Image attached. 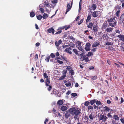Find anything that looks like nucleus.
Listing matches in <instances>:
<instances>
[{"instance_id":"f257e3e1","label":"nucleus","mask_w":124,"mask_h":124,"mask_svg":"<svg viewBox=\"0 0 124 124\" xmlns=\"http://www.w3.org/2000/svg\"><path fill=\"white\" fill-rule=\"evenodd\" d=\"M80 109L72 108L70 109V111L72 116L78 115L80 113Z\"/></svg>"},{"instance_id":"f03ea898","label":"nucleus","mask_w":124,"mask_h":124,"mask_svg":"<svg viewBox=\"0 0 124 124\" xmlns=\"http://www.w3.org/2000/svg\"><path fill=\"white\" fill-rule=\"evenodd\" d=\"M80 59L81 61H85V62H87L89 61V59L87 55H84L83 56L81 57L80 58Z\"/></svg>"},{"instance_id":"7ed1b4c3","label":"nucleus","mask_w":124,"mask_h":124,"mask_svg":"<svg viewBox=\"0 0 124 124\" xmlns=\"http://www.w3.org/2000/svg\"><path fill=\"white\" fill-rule=\"evenodd\" d=\"M92 16L94 17H96L98 16H100L101 15V12L97 11H94L92 14Z\"/></svg>"},{"instance_id":"20e7f679","label":"nucleus","mask_w":124,"mask_h":124,"mask_svg":"<svg viewBox=\"0 0 124 124\" xmlns=\"http://www.w3.org/2000/svg\"><path fill=\"white\" fill-rule=\"evenodd\" d=\"M73 4V0L70 3H69L67 5V9L66 10V14L67 12L69 11L71 7H72Z\"/></svg>"},{"instance_id":"39448f33","label":"nucleus","mask_w":124,"mask_h":124,"mask_svg":"<svg viewBox=\"0 0 124 124\" xmlns=\"http://www.w3.org/2000/svg\"><path fill=\"white\" fill-rule=\"evenodd\" d=\"M108 119V117L105 116L104 115H100L99 119L100 120H102L104 122H105L106 119Z\"/></svg>"},{"instance_id":"423d86ee","label":"nucleus","mask_w":124,"mask_h":124,"mask_svg":"<svg viewBox=\"0 0 124 124\" xmlns=\"http://www.w3.org/2000/svg\"><path fill=\"white\" fill-rule=\"evenodd\" d=\"M91 44L90 43H87L85 45V49L87 51H89L90 50V46Z\"/></svg>"},{"instance_id":"0eeeda50","label":"nucleus","mask_w":124,"mask_h":124,"mask_svg":"<svg viewBox=\"0 0 124 124\" xmlns=\"http://www.w3.org/2000/svg\"><path fill=\"white\" fill-rule=\"evenodd\" d=\"M124 19V14H122L119 19V23H121L123 22Z\"/></svg>"},{"instance_id":"6e6552de","label":"nucleus","mask_w":124,"mask_h":124,"mask_svg":"<svg viewBox=\"0 0 124 124\" xmlns=\"http://www.w3.org/2000/svg\"><path fill=\"white\" fill-rule=\"evenodd\" d=\"M108 25L107 21L104 22L102 25V29H105L106 27L108 26Z\"/></svg>"},{"instance_id":"1a4fd4ad","label":"nucleus","mask_w":124,"mask_h":124,"mask_svg":"<svg viewBox=\"0 0 124 124\" xmlns=\"http://www.w3.org/2000/svg\"><path fill=\"white\" fill-rule=\"evenodd\" d=\"M68 108L67 107L65 106H63L61 107V110L62 111H66Z\"/></svg>"},{"instance_id":"9d476101","label":"nucleus","mask_w":124,"mask_h":124,"mask_svg":"<svg viewBox=\"0 0 124 124\" xmlns=\"http://www.w3.org/2000/svg\"><path fill=\"white\" fill-rule=\"evenodd\" d=\"M62 42V41L61 40H59L58 42L56 41L55 43V46L57 47H58L59 45L61 44Z\"/></svg>"},{"instance_id":"9b49d317","label":"nucleus","mask_w":124,"mask_h":124,"mask_svg":"<svg viewBox=\"0 0 124 124\" xmlns=\"http://www.w3.org/2000/svg\"><path fill=\"white\" fill-rule=\"evenodd\" d=\"M116 21H114L113 22H111L109 23V25L111 26L114 27L116 26Z\"/></svg>"},{"instance_id":"f8f14e48","label":"nucleus","mask_w":124,"mask_h":124,"mask_svg":"<svg viewBox=\"0 0 124 124\" xmlns=\"http://www.w3.org/2000/svg\"><path fill=\"white\" fill-rule=\"evenodd\" d=\"M70 113H71L70 111V110H69L67 111L66 112L65 115V117L68 118L70 115Z\"/></svg>"},{"instance_id":"ddd939ff","label":"nucleus","mask_w":124,"mask_h":124,"mask_svg":"<svg viewBox=\"0 0 124 124\" xmlns=\"http://www.w3.org/2000/svg\"><path fill=\"white\" fill-rule=\"evenodd\" d=\"M113 28L111 27H108L107 28L106 30L105 31H106L107 32H112Z\"/></svg>"},{"instance_id":"4468645a","label":"nucleus","mask_w":124,"mask_h":124,"mask_svg":"<svg viewBox=\"0 0 124 124\" xmlns=\"http://www.w3.org/2000/svg\"><path fill=\"white\" fill-rule=\"evenodd\" d=\"M47 31L49 33L52 32L53 34H54V29L52 28L48 29Z\"/></svg>"},{"instance_id":"2eb2a0df","label":"nucleus","mask_w":124,"mask_h":124,"mask_svg":"<svg viewBox=\"0 0 124 124\" xmlns=\"http://www.w3.org/2000/svg\"><path fill=\"white\" fill-rule=\"evenodd\" d=\"M35 11L34 10H32V11L30 13V16L31 17H33L35 15L34 12Z\"/></svg>"},{"instance_id":"dca6fc26","label":"nucleus","mask_w":124,"mask_h":124,"mask_svg":"<svg viewBox=\"0 0 124 124\" xmlns=\"http://www.w3.org/2000/svg\"><path fill=\"white\" fill-rule=\"evenodd\" d=\"M98 27L97 25L93 27V30L94 32H97L98 31Z\"/></svg>"},{"instance_id":"f3484780","label":"nucleus","mask_w":124,"mask_h":124,"mask_svg":"<svg viewBox=\"0 0 124 124\" xmlns=\"http://www.w3.org/2000/svg\"><path fill=\"white\" fill-rule=\"evenodd\" d=\"M93 24L92 22L89 23L87 27L89 28H90V29L92 30L93 27Z\"/></svg>"},{"instance_id":"a211bd4d","label":"nucleus","mask_w":124,"mask_h":124,"mask_svg":"<svg viewBox=\"0 0 124 124\" xmlns=\"http://www.w3.org/2000/svg\"><path fill=\"white\" fill-rule=\"evenodd\" d=\"M96 6L95 4H93L92 5V6L91 7V8H90V10H93V11H94L96 9ZM91 12V11H90Z\"/></svg>"},{"instance_id":"6ab92c4d","label":"nucleus","mask_w":124,"mask_h":124,"mask_svg":"<svg viewBox=\"0 0 124 124\" xmlns=\"http://www.w3.org/2000/svg\"><path fill=\"white\" fill-rule=\"evenodd\" d=\"M63 101L62 100H59L57 102V104L59 106L63 104Z\"/></svg>"},{"instance_id":"aec40b11","label":"nucleus","mask_w":124,"mask_h":124,"mask_svg":"<svg viewBox=\"0 0 124 124\" xmlns=\"http://www.w3.org/2000/svg\"><path fill=\"white\" fill-rule=\"evenodd\" d=\"M117 37L120 38V39L122 41H124V36L121 34L118 35Z\"/></svg>"},{"instance_id":"412c9836","label":"nucleus","mask_w":124,"mask_h":124,"mask_svg":"<svg viewBox=\"0 0 124 124\" xmlns=\"http://www.w3.org/2000/svg\"><path fill=\"white\" fill-rule=\"evenodd\" d=\"M100 44L97 42H94L92 46L93 47H95L98 46Z\"/></svg>"},{"instance_id":"4be33fe9","label":"nucleus","mask_w":124,"mask_h":124,"mask_svg":"<svg viewBox=\"0 0 124 124\" xmlns=\"http://www.w3.org/2000/svg\"><path fill=\"white\" fill-rule=\"evenodd\" d=\"M64 51L67 52L68 53L70 54H72V53L71 51H70L68 48H66V49Z\"/></svg>"},{"instance_id":"5701e85b","label":"nucleus","mask_w":124,"mask_h":124,"mask_svg":"<svg viewBox=\"0 0 124 124\" xmlns=\"http://www.w3.org/2000/svg\"><path fill=\"white\" fill-rule=\"evenodd\" d=\"M104 111H109L110 110H112L111 109H109L108 107L105 106L104 108Z\"/></svg>"},{"instance_id":"b1692460","label":"nucleus","mask_w":124,"mask_h":124,"mask_svg":"<svg viewBox=\"0 0 124 124\" xmlns=\"http://www.w3.org/2000/svg\"><path fill=\"white\" fill-rule=\"evenodd\" d=\"M89 117L92 120L93 119V118H94V115L91 113L89 115Z\"/></svg>"},{"instance_id":"393cba45","label":"nucleus","mask_w":124,"mask_h":124,"mask_svg":"<svg viewBox=\"0 0 124 124\" xmlns=\"http://www.w3.org/2000/svg\"><path fill=\"white\" fill-rule=\"evenodd\" d=\"M78 49L80 51L83 52L84 51V49L83 48L82 46H78Z\"/></svg>"},{"instance_id":"a878e982","label":"nucleus","mask_w":124,"mask_h":124,"mask_svg":"<svg viewBox=\"0 0 124 124\" xmlns=\"http://www.w3.org/2000/svg\"><path fill=\"white\" fill-rule=\"evenodd\" d=\"M97 100L94 99L90 101V103L91 105H93L94 103L96 102Z\"/></svg>"},{"instance_id":"bb28decb","label":"nucleus","mask_w":124,"mask_h":124,"mask_svg":"<svg viewBox=\"0 0 124 124\" xmlns=\"http://www.w3.org/2000/svg\"><path fill=\"white\" fill-rule=\"evenodd\" d=\"M107 21L109 23H110L111 22H114V19L111 18L109 19H108Z\"/></svg>"},{"instance_id":"cd10ccee","label":"nucleus","mask_w":124,"mask_h":124,"mask_svg":"<svg viewBox=\"0 0 124 124\" xmlns=\"http://www.w3.org/2000/svg\"><path fill=\"white\" fill-rule=\"evenodd\" d=\"M73 51L75 54L76 55H78V56L79 55V54L78 53V50L76 49H73Z\"/></svg>"},{"instance_id":"c85d7f7f","label":"nucleus","mask_w":124,"mask_h":124,"mask_svg":"<svg viewBox=\"0 0 124 124\" xmlns=\"http://www.w3.org/2000/svg\"><path fill=\"white\" fill-rule=\"evenodd\" d=\"M70 25L68 26L66 25L63 26V28L65 29V30H66L70 28Z\"/></svg>"},{"instance_id":"c756f323","label":"nucleus","mask_w":124,"mask_h":124,"mask_svg":"<svg viewBox=\"0 0 124 124\" xmlns=\"http://www.w3.org/2000/svg\"><path fill=\"white\" fill-rule=\"evenodd\" d=\"M48 17L47 15V14L44 13L43 14L42 17L43 19H46L47 17Z\"/></svg>"},{"instance_id":"7c9ffc66","label":"nucleus","mask_w":124,"mask_h":124,"mask_svg":"<svg viewBox=\"0 0 124 124\" xmlns=\"http://www.w3.org/2000/svg\"><path fill=\"white\" fill-rule=\"evenodd\" d=\"M113 118L116 120H118L119 119V117L116 115H114Z\"/></svg>"},{"instance_id":"2f4dec72","label":"nucleus","mask_w":124,"mask_h":124,"mask_svg":"<svg viewBox=\"0 0 124 124\" xmlns=\"http://www.w3.org/2000/svg\"><path fill=\"white\" fill-rule=\"evenodd\" d=\"M91 19V16H88L86 20V22L87 23L89 22L90 20Z\"/></svg>"},{"instance_id":"473e14b6","label":"nucleus","mask_w":124,"mask_h":124,"mask_svg":"<svg viewBox=\"0 0 124 124\" xmlns=\"http://www.w3.org/2000/svg\"><path fill=\"white\" fill-rule=\"evenodd\" d=\"M93 54L92 52H89L88 53V54L87 55L88 57H90L91 55H93Z\"/></svg>"},{"instance_id":"72a5a7b5","label":"nucleus","mask_w":124,"mask_h":124,"mask_svg":"<svg viewBox=\"0 0 124 124\" xmlns=\"http://www.w3.org/2000/svg\"><path fill=\"white\" fill-rule=\"evenodd\" d=\"M42 17V16L40 15H39V16H37V19L39 20H40Z\"/></svg>"},{"instance_id":"f704fd0d","label":"nucleus","mask_w":124,"mask_h":124,"mask_svg":"<svg viewBox=\"0 0 124 124\" xmlns=\"http://www.w3.org/2000/svg\"><path fill=\"white\" fill-rule=\"evenodd\" d=\"M43 76L44 78L46 79H48V78H49L48 76L47 75V74L46 73H45L44 74Z\"/></svg>"},{"instance_id":"c9c22d12","label":"nucleus","mask_w":124,"mask_h":124,"mask_svg":"<svg viewBox=\"0 0 124 124\" xmlns=\"http://www.w3.org/2000/svg\"><path fill=\"white\" fill-rule=\"evenodd\" d=\"M50 56H47L46 58L45 59L46 60V61L47 62H48L49 61V59L50 58Z\"/></svg>"},{"instance_id":"e433bc0d","label":"nucleus","mask_w":124,"mask_h":124,"mask_svg":"<svg viewBox=\"0 0 124 124\" xmlns=\"http://www.w3.org/2000/svg\"><path fill=\"white\" fill-rule=\"evenodd\" d=\"M71 83L70 82H69L66 83L65 85L67 86L68 87L70 86L71 85Z\"/></svg>"},{"instance_id":"4c0bfd02","label":"nucleus","mask_w":124,"mask_h":124,"mask_svg":"<svg viewBox=\"0 0 124 124\" xmlns=\"http://www.w3.org/2000/svg\"><path fill=\"white\" fill-rule=\"evenodd\" d=\"M113 43L111 42H110L108 41H107L106 42V43L105 44L106 45H112V44Z\"/></svg>"},{"instance_id":"58836bf2","label":"nucleus","mask_w":124,"mask_h":124,"mask_svg":"<svg viewBox=\"0 0 124 124\" xmlns=\"http://www.w3.org/2000/svg\"><path fill=\"white\" fill-rule=\"evenodd\" d=\"M96 104L98 105H99L101 104V102L100 101H98L97 100L96 101Z\"/></svg>"},{"instance_id":"ea45409f","label":"nucleus","mask_w":124,"mask_h":124,"mask_svg":"<svg viewBox=\"0 0 124 124\" xmlns=\"http://www.w3.org/2000/svg\"><path fill=\"white\" fill-rule=\"evenodd\" d=\"M70 73L71 74V75H73L74 74V72L73 70H72L69 71Z\"/></svg>"},{"instance_id":"a19ab883","label":"nucleus","mask_w":124,"mask_h":124,"mask_svg":"<svg viewBox=\"0 0 124 124\" xmlns=\"http://www.w3.org/2000/svg\"><path fill=\"white\" fill-rule=\"evenodd\" d=\"M89 102L88 101H86L84 105L86 106H87L89 105Z\"/></svg>"},{"instance_id":"79ce46f5","label":"nucleus","mask_w":124,"mask_h":124,"mask_svg":"<svg viewBox=\"0 0 124 124\" xmlns=\"http://www.w3.org/2000/svg\"><path fill=\"white\" fill-rule=\"evenodd\" d=\"M77 44L78 45V46H81V42L79 41H77L76 42Z\"/></svg>"},{"instance_id":"37998d69","label":"nucleus","mask_w":124,"mask_h":124,"mask_svg":"<svg viewBox=\"0 0 124 124\" xmlns=\"http://www.w3.org/2000/svg\"><path fill=\"white\" fill-rule=\"evenodd\" d=\"M120 10H118L116 12V16H117L118 17H119V14H120Z\"/></svg>"},{"instance_id":"c03bdc74","label":"nucleus","mask_w":124,"mask_h":124,"mask_svg":"<svg viewBox=\"0 0 124 124\" xmlns=\"http://www.w3.org/2000/svg\"><path fill=\"white\" fill-rule=\"evenodd\" d=\"M83 21V19H81V20L78 22V25L80 24Z\"/></svg>"},{"instance_id":"a18cd8bd","label":"nucleus","mask_w":124,"mask_h":124,"mask_svg":"<svg viewBox=\"0 0 124 124\" xmlns=\"http://www.w3.org/2000/svg\"><path fill=\"white\" fill-rule=\"evenodd\" d=\"M67 70L70 71V70H72V67H70V66H68L67 67Z\"/></svg>"},{"instance_id":"49530a36","label":"nucleus","mask_w":124,"mask_h":124,"mask_svg":"<svg viewBox=\"0 0 124 124\" xmlns=\"http://www.w3.org/2000/svg\"><path fill=\"white\" fill-rule=\"evenodd\" d=\"M71 95L72 96L75 97L77 96V94L75 93H72L71 94Z\"/></svg>"},{"instance_id":"de8ad7c7","label":"nucleus","mask_w":124,"mask_h":124,"mask_svg":"<svg viewBox=\"0 0 124 124\" xmlns=\"http://www.w3.org/2000/svg\"><path fill=\"white\" fill-rule=\"evenodd\" d=\"M50 56L52 58H54L55 57V55L53 53L51 54Z\"/></svg>"},{"instance_id":"09e8293b","label":"nucleus","mask_w":124,"mask_h":124,"mask_svg":"<svg viewBox=\"0 0 124 124\" xmlns=\"http://www.w3.org/2000/svg\"><path fill=\"white\" fill-rule=\"evenodd\" d=\"M51 1L52 3L53 4L56 3L57 2V0H52Z\"/></svg>"},{"instance_id":"8fccbe9b","label":"nucleus","mask_w":124,"mask_h":124,"mask_svg":"<svg viewBox=\"0 0 124 124\" xmlns=\"http://www.w3.org/2000/svg\"><path fill=\"white\" fill-rule=\"evenodd\" d=\"M40 10L41 11L42 13H44V9L42 8H40Z\"/></svg>"},{"instance_id":"3c124183","label":"nucleus","mask_w":124,"mask_h":124,"mask_svg":"<svg viewBox=\"0 0 124 124\" xmlns=\"http://www.w3.org/2000/svg\"><path fill=\"white\" fill-rule=\"evenodd\" d=\"M75 119H78L79 118V117L78 115H75L74 117Z\"/></svg>"},{"instance_id":"603ef678","label":"nucleus","mask_w":124,"mask_h":124,"mask_svg":"<svg viewBox=\"0 0 124 124\" xmlns=\"http://www.w3.org/2000/svg\"><path fill=\"white\" fill-rule=\"evenodd\" d=\"M70 45H63L62 46V47H63V48H65L67 47H68Z\"/></svg>"},{"instance_id":"864d4df0","label":"nucleus","mask_w":124,"mask_h":124,"mask_svg":"<svg viewBox=\"0 0 124 124\" xmlns=\"http://www.w3.org/2000/svg\"><path fill=\"white\" fill-rule=\"evenodd\" d=\"M92 79L93 80H94L97 79V77L96 76H95L92 78Z\"/></svg>"},{"instance_id":"5fc2aeb1","label":"nucleus","mask_w":124,"mask_h":124,"mask_svg":"<svg viewBox=\"0 0 124 124\" xmlns=\"http://www.w3.org/2000/svg\"><path fill=\"white\" fill-rule=\"evenodd\" d=\"M57 62L60 64H62L63 63V62L62 61H61L59 60H57Z\"/></svg>"},{"instance_id":"6e6d98bb","label":"nucleus","mask_w":124,"mask_h":124,"mask_svg":"<svg viewBox=\"0 0 124 124\" xmlns=\"http://www.w3.org/2000/svg\"><path fill=\"white\" fill-rule=\"evenodd\" d=\"M52 88V87L50 85H49V86L47 88V90L48 91H50L51 90Z\"/></svg>"},{"instance_id":"4d7b16f0","label":"nucleus","mask_w":124,"mask_h":124,"mask_svg":"<svg viewBox=\"0 0 124 124\" xmlns=\"http://www.w3.org/2000/svg\"><path fill=\"white\" fill-rule=\"evenodd\" d=\"M120 120L121 122L122 123L124 124V118H121L120 119Z\"/></svg>"},{"instance_id":"13d9d810","label":"nucleus","mask_w":124,"mask_h":124,"mask_svg":"<svg viewBox=\"0 0 124 124\" xmlns=\"http://www.w3.org/2000/svg\"><path fill=\"white\" fill-rule=\"evenodd\" d=\"M107 116L108 117H112V116L111 115L110 113H109L108 114Z\"/></svg>"},{"instance_id":"bf43d9fd","label":"nucleus","mask_w":124,"mask_h":124,"mask_svg":"<svg viewBox=\"0 0 124 124\" xmlns=\"http://www.w3.org/2000/svg\"><path fill=\"white\" fill-rule=\"evenodd\" d=\"M46 82L47 83H50V80H49V78H48V79H46Z\"/></svg>"},{"instance_id":"052dcab7","label":"nucleus","mask_w":124,"mask_h":124,"mask_svg":"<svg viewBox=\"0 0 124 124\" xmlns=\"http://www.w3.org/2000/svg\"><path fill=\"white\" fill-rule=\"evenodd\" d=\"M88 109H93V107L92 106H89L88 107Z\"/></svg>"},{"instance_id":"680f3d73","label":"nucleus","mask_w":124,"mask_h":124,"mask_svg":"<svg viewBox=\"0 0 124 124\" xmlns=\"http://www.w3.org/2000/svg\"><path fill=\"white\" fill-rule=\"evenodd\" d=\"M53 111L54 113V114H55L56 113V110L54 108H53Z\"/></svg>"},{"instance_id":"e2e57ef3","label":"nucleus","mask_w":124,"mask_h":124,"mask_svg":"<svg viewBox=\"0 0 124 124\" xmlns=\"http://www.w3.org/2000/svg\"><path fill=\"white\" fill-rule=\"evenodd\" d=\"M56 55V56L57 57L59 56L60 54L59 53L57 52L55 54Z\"/></svg>"},{"instance_id":"0e129e2a","label":"nucleus","mask_w":124,"mask_h":124,"mask_svg":"<svg viewBox=\"0 0 124 124\" xmlns=\"http://www.w3.org/2000/svg\"><path fill=\"white\" fill-rule=\"evenodd\" d=\"M79 18L80 17L79 16H77L76 19H75V20L76 21H77L79 20Z\"/></svg>"},{"instance_id":"69168bd1","label":"nucleus","mask_w":124,"mask_h":124,"mask_svg":"<svg viewBox=\"0 0 124 124\" xmlns=\"http://www.w3.org/2000/svg\"><path fill=\"white\" fill-rule=\"evenodd\" d=\"M108 49L111 50H112L113 49V48L111 46H109L108 47Z\"/></svg>"},{"instance_id":"338daca9","label":"nucleus","mask_w":124,"mask_h":124,"mask_svg":"<svg viewBox=\"0 0 124 124\" xmlns=\"http://www.w3.org/2000/svg\"><path fill=\"white\" fill-rule=\"evenodd\" d=\"M38 54H36L35 55V59L36 60H37L38 58Z\"/></svg>"},{"instance_id":"774afa93","label":"nucleus","mask_w":124,"mask_h":124,"mask_svg":"<svg viewBox=\"0 0 124 124\" xmlns=\"http://www.w3.org/2000/svg\"><path fill=\"white\" fill-rule=\"evenodd\" d=\"M71 93V91H68V92L66 93V94H67L69 95Z\"/></svg>"}]
</instances>
